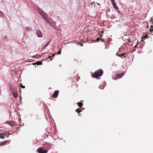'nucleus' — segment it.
<instances>
[{"mask_svg":"<svg viewBox=\"0 0 153 153\" xmlns=\"http://www.w3.org/2000/svg\"><path fill=\"white\" fill-rule=\"evenodd\" d=\"M7 143L8 141L7 140H5L3 142H0V146H1Z\"/></svg>","mask_w":153,"mask_h":153,"instance_id":"6e6552de","label":"nucleus"},{"mask_svg":"<svg viewBox=\"0 0 153 153\" xmlns=\"http://www.w3.org/2000/svg\"><path fill=\"white\" fill-rule=\"evenodd\" d=\"M54 55H55V54H54H54H52V56H54Z\"/></svg>","mask_w":153,"mask_h":153,"instance_id":"4be33fe9","label":"nucleus"},{"mask_svg":"<svg viewBox=\"0 0 153 153\" xmlns=\"http://www.w3.org/2000/svg\"><path fill=\"white\" fill-rule=\"evenodd\" d=\"M103 71L102 70H98L96 71L94 73V77L95 78L101 76L103 74Z\"/></svg>","mask_w":153,"mask_h":153,"instance_id":"f03ea898","label":"nucleus"},{"mask_svg":"<svg viewBox=\"0 0 153 153\" xmlns=\"http://www.w3.org/2000/svg\"><path fill=\"white\" fill-rule=\"evenodd\" d=\"M59 92L57 91H55L53 94L52 95V97L53 98H56L57 97L58 95Z\"/></svg>","mask_w":153,"mask_h":153,"instance_id":"39448f33","label":"nucleus"},{"mask_svg":"<svg viewBox=\"0 0 153 153\" xmlns=\"http://www.w3.org/2000/svg\"><path fill=\"white\" fill-rule=\"evenodd\" d=\"M38 12L47 23L49 24L50 26L52 25V20L48 17V15L47 13L40 9H38Z\"/></svg>","mask_w":153,"mask_h":153,"instance_id":"f257e3e1","label":"nucleus"},{"mask_svg":"<svg viewBox=\"0 0 153 153\" xmlns=\"http://www.w3.org/2000/svg\"><path fill=\"white\" fill-rule=\"evenodd\" d=\"M116 55H117L118 56V55H117V53L116 54Z\"/></svg>","mask_w":153,"mask_h":153,"instance_id":"cd10ccee","label":"nucleus"},{"mask_svg":"<svg viewBox=\"0 0 153 153\" xmlns=\"http://www.w3.org/2000/svg\"><path fill=\"white\" fill-rule=\"evenodd\" d=\"M3 134H4V133L0 134V137L2 136V135Z\"/></svg>","mask_w":153,"mask_h":153,"instance_id":"412c9836","label":"nucleus"},{"mask_svg":"<svg viewBox=\"0 0 153 153\" xmlns=\"http://www.w3.org/2000/svg\"><path fill=\"white\" fill-rule=\"evenodd\" d=\"M61 53V51H59L58 52V54H60Z\"/></svg>","mask_w":153,"mask_h":153,"instance_id":"aec40b11","label":"nucleus"},{"mask_svg":"<svg viewBox=\"0 0 153 153\" xmlns=\"http://www.w3.org/2000/svg\"><path fill=\"white\" fill-rule=\"evenodd\" d=\"M50 60H52V59H51Z\"/></svg>","mask_w":153,"mask_h":153,"instance_id":"2f4dec72","label":"nucleus"},{"mask_svg":"<svg viewBox=\"0 0 153 153\" xmlns=\"http://www.w3.org/2000/svg\"><path fill=\"white\" fill-rule=\"evenodd\" d=\"M3 16L2 13L0 10V16Z\"/></svg>","mask_w":153,"mask_h":153,"instance_id":"dca6fc26","label":"nucleus"},{"mask_svg":"<svg viewBox=\"0 0 153 153\" xmlns=\"http://www.w3.org/2000/svg\"><path fill=\"white\" fill-rule=\"evenodd\" d=\"M36 35L38 37H41L42 36V34L40 30H37L36 32Z\"/></svg>","mask_w":153,"mask_h":153,"instance_id":"20e7f679","label":"nucleus"},{"mask_svg":"<svg viewBox=\"0 0 153 153\" xmlns=\"http://www.w3.org/2000/svg\"><path fill=\"white\" fill-rule=\"evenodd\" d=\"M77 104L78 105V106H79V107L80 108H81L83 105V104L82 103H80V102L78 103H77Z\"/></svg>","mask_w":153,"mask_h":153,"instance_id":"9d476101","label":"nucleus"},{"mask_svg":"<svg viewBox=\"0 0 153 153\" xmlns=\"http://www.w3.org/2000/svg\"><path fill=\"white\" fill-rule=\"evenodd\" d=\"M125 55V53H122L121 55H119L118 56L119 57H122V56H123Z\"/></svg>","mask_w":153,"mask_h":153,"instance_id":"2eb2a0df","label":"nucleus"},{"mask_svg":"<svg viewBox=\"0 0 153 153\" xmlns=\"http://www.w3.org/2000/svg\"><path fill=\"white\" fill-rule=\"evenodd\" d=\"M21 87L22 88H25V86H23V85H22V86H21Z\"/></svg>","mask_w":153,"mask_h":153,"instance_id":"6ab92c4d","label":"nucleus"},{"mask_svg":"<svg viewBox=\"0 0 153 153\" xmlns=\"http://www.w3.org/2000/svg\"><path fill=\"white\" fill-rule=\"evenodd\" d=\"M111 1L112 2V4L114 8L116 10L118 9V7L117 6L114 0H111Z\"/></svg>","mask_w":153,"mask_h":153,"instance_id":"423d86ee","label":"nucleus"},{"mask_svg":"<svg viewBox=\"0 0 153 153\" xmlns=\"http://www.w3.org/2000/svg\"><path fill=\"white\" fill-rule=\"evenodd\" d=\"M0 138L3 139L4 138V137L3 136H1L0 137Z\"/></svg>","mask_w":153,"mask_h":153,"instance_id":"f3484780","label":"nucleus"},{"mask_svg":"<svg viewBox=\"0 0 153 153\" xmlns=\"http://www.w3.org/2000/svg\"><path fill=\"white\" fill-rule=\"evenodd\" d=\"M124 74V73H122L121 74H118V75H116L115 76V78L114 79H117L120 78H121Z\"/></svg>","mask_w":153,"mask_h":153,"instance_id":"0eeeda50","label":"nucleus"},{"mask_svg":"<svg viewBox=\"0 0 153 153\" xmlns=\"http://www.w3.org/2000/svg\"><path fill=\"white\" fill-rule=\"evenodd\" d=\"M20 99H22V98H21V97H20Z\"/></svg>","mask_w":153,"mask_h":153,"instance_id":"7c9ffc66","label":"nucleus"},{"mask_svg":"<svg viewBox=\"0 0 153 153\" xmlns=\"http://www.w3.org/2000/svg\"><path fill=\"white\" fill-rule=\"evenodd\" d=\"M46 119H47V120H48V118H47V117L46 116Z\"/></svg>","mask_w":153,"mask_h":153,"instance_id":"b1692460","label":"nucleus"},{"mask_svg":"<svg viewBox=\"0 0 153 153\" xmlns=\"http://www.w3.org/2000/svg\"><path fill=\"white\" fill-rule=\"evenodd\" d=\"M49 42H48L44 46V47H43V49H45L46 47L48 46L49 45Z\"/></svg>","mask_w":153,"mask_h":153,"instance_id":"1a4fd4ad","label":"nucleus"},{"mask_svg":"<svg viewBox=\"0 0 153 153\" xmlns=\"http://www.w3.org/2000/svg\"><path fill=\"white\" fill-rule=\"evenodd\" d=\"M51 58V56H50L48 57V58Z\"/></svg>","mask_w":153,"mask_h":153,"instance_id":"c85d7f7f","label":"nucleus"},{"mask_svg":"<svg viewBox=\"0 0 153 153\" xmlns=\"http://www.w3.org/2000/svg\"><path fill=\"white\" fill-rule=\"evenodd\" d=\"M33 65H35V63H33Z\"/></svg>","mask_w":153,"mask_h":153,"instance_id":"393cba45","label":"nucleus"},{"mask_svg":"<svg viewBox=\"0 0 153 153\" xmlns=\"http://www.w3.org/2000/svg\"><path fill=\"white\" fill-rule=\"evenodd\" d=\"M32 57H33V58L34 57V56H32Z\"/></svg>","mask_w":153,"mask_h":153,"instance_id":"c756f323","label":"nucleus"},{"mask_svg":"<svg viewBox=\"0 0 153 153\" xmlns=\"http://www.w3.org/2000/svg\"><path fill=\"white\" fill-rule=\"evenodd\" d=\"M76 111L78 113H79L81 112V111L79 110V109H77L76 110Z\"/></svg>","mask_w":153,"mask_h":153,"instance_id":"4468645a","label":"nucleus"},{"mask_svg":"<svg viewBox=\"0 0 153 153\" xmlns=\"http://www.w3.org/2000/svg\"><path fill=\"white\" fill-rule=\"evenodd\" d=\"M152 30H153V29H152Z\"/></svg>","mask_w":153,"mask_h":153,"instance_id":"473e14b6","label":"nucleus"},{"mask_svg":"<svg viewBox=\"0 0 153 153\" xmlns=\"http://www.w3.org/2000/svg\"><path fill=\"white\" fill-rule=\"evenodd\" d=\"M49 148H47L46 149H44L40 147L37 150L39 153H47L48 150Z\"/></svg>","mask_w":153,"mask_h":153,"instance_id":"7ed1b4c3","label":"nucleus"},{"mask_svg":"<svg viewBox=\"0 0 153 153\" xmlns=\"http://www.w3.org/2000/svg\"><path fill=\"white\" fill-rule=\"evenodd\" d=\"M26 30L27 31H29L31 30V29L30 27H26Z\"/></svg>","mask_w":153,"mask_h":153,"instance_id":"f8f14e48","label":"nucleus"},{"mask_svg":"<svg viewBox=\"0 0 153 153\" xmlns=\"http://www.w3.org/2000/svg\"><path fill=\"white\" fill-rule=\"evenodd\" d=\"M143 39H142V40H141V41H143Z\"/></svg>","mask_w":153,"mask_h":153,"instance_id":"a878e982","label":"nucleus"},{"mask_svg":"<svg viewBox=\"0 0 153 153\" xmlns=\"http://www.w3.org/2000/svg\"><path fill=\"white\" fill-rule=\"evenodd\" d=\"M141 38H142V39H143L144 38H146L147 37H146V36H142V37H141Z\"/></svg>","mask_w":153,"mask_h":153,"instance_id":"a211bd4d","label":"nucleus"},{"mask_svg":"<svg viewBox=\"0 0 153 153\" xmlns=\"http://www.w3.org/2000/svg\"><path fill=\"white\" fill-rule=\"evenodd\" d=\"M13 94L15 98H16L17 97V94L16 93H13Z\"/></svg>","mask_w":153,"mask_h":153,"instance_id":"9b49d317","label":"nucleus"},{"mask_svg":"<svg viewBox=\"0 0 153 153\" xmlns=\"http://www.w3.org/2000/svg\"><path fill=\"white\" fill-rule=\"evenodd\" d=\"M36 64L38 65H41L42 64V63L40 61H38L36 62Z\"/></svg>","mask_w":153,"mask_h":153,"instance_id":"ddd939ff","label":"nucleus"},{"mask_svg":"<svg viewBox=\"0 0 153 153\" xmlns=\"http://www.w3.org/2000/svg\"><path fill=\"white\" fill-rule=\"evenodd\" d=\"M7 137H9V136H8V135H7Z\"/></svg>","mask_w":153,"mask_h":153,"instance_id":"bb28decb","label":"nucleus"},{"mask_svg":"<svg viewBox=\"0 0 153 153\" xmlns=\"http://www.w3.org/2000/svg\"><path fill=\"white\" fill-rule=\"evenodd\" d=\"M80 46H83V45L82 44H80Z\"/></svg>","mask_w":153,"mask_h":153,"instance_id":"5701e85b","label":"nucleus"}]
</instances>
